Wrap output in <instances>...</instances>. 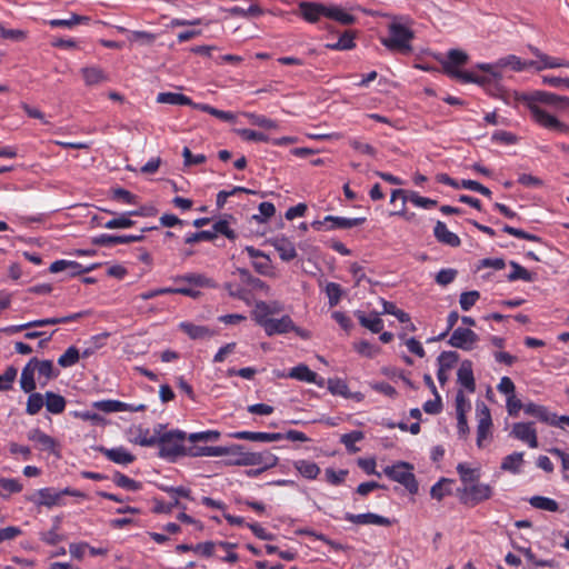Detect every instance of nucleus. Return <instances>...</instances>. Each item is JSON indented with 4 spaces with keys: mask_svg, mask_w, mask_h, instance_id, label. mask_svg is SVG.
<instances>
[{
    "mask_svg": "<svg viewBox=\"0 0 569 569\" xmlns=\"http://www.w3.org/2000/svg\"><path fill=\"white\" fill-rule=\"evenodd\" d=\"M469 56L460 49H450L447 59L441 61L443 72L450 78L457 79L462 83L483 82L487 78H478L472 71H462L459 68L467 64Z\"/></svg>",
    "mask_w": 569,
    "mask_h": 569,
    "instance_id": "nucleus-1",
    "label": "nucleus"
},
{
    "mask_svg": "<svg viewBox=\"0 0 569 569\" xmlns=\"http://www.w3.org/2000/svg\"><path fill=\"white\" fill-rule=\"evenodd\" d=\"M256 308V321L264 329L268 336L282 335L296 329V325L289 316H283L280 319L268 318L267 315L270 310L264 301L258 302Z\"/></svg>",
    "mask_w": 569,
    "mask_h": 569,
    "instance_id": "nucleus-2",
    "label": "nucleus"
},
{
    "mask_svg": "<svg viewBox=\"0 0 569 569\" xmlns=\"http://www.w3.org/2000/svg\"><path fill=\"white\" fill-rule=\"evenodd\" d=\"M186 438V432L180 430H170L158 437L159 457L176 461L178 457L188 456V448L183 446Z\"/></svg>",
    "mask_w": 569,
    "mask_h": 569,
    "instance_id": "nucleus-3",
    "label": "nucleus"
},
{
    "mask_svg": "<svg viewBox=\"0 0 569 569\" xmlns=\"http://www.w3.org/2000/svg\"><path fill=\"white\" fill-rule=\"evenodd\" d=\"M413 39V32L406 26L392 22L389 24V37L382 38L381 43L390 51L401 53L411 52L410 41Z\"/></svg>",
    "mask_w": 569,
    "mask_h": 569,
    "instance_id": "nucleus-4",
    "label": "nucleus"
},
{
    "mask_svg": "<svg viewBox=\"0 0 569 569\" xmlns=\"http://www.w3.org/2000/svg\"><path fill=\"white\" fill-rule=\"evenodd\" d=\"M63 496H72L84 498L86 495L79 490H74L71 488H64L62 490H56L54 488L48 487L39 489L31 496L27 497V500L34 503L36 506H44L47 508H52L54 506L63 505Z\"/></svg>",
    "mask_w": 569,
    "mask_h": 569,
    "instance_id": "nucleus-5",
    "label": "nucleus"
},
{
    "mask_svg": "<svg viewBox=\"0 0 569 569\" xmlns=\"http://www.w3.org/2000/svg\"><path fill=\"white\" fill-rule=\"evenodd\" d=\"M412 470L413 466L411 463L398 461L392 466H387L383 469V473L391 480L402 485L411 495H416L419 490V485Z\"/></svg>",
    "mask_w": 569,
    "mask_h": 569,
    "instance_id": "nucleus-6",
    "label": "nucleus"
},
{
    "mask_svg": "<svg viewBox=\"0 0 569 569\" xmlns=\"http://www.w3.org/2000/svg\"><path fill=\"white\" fill-rule=\"evenodd\" d=\"M495 489L488 483L479 481L469 485L468 487H460L457 489V496L460 502L468 507H476L477 505L492 498Z\"/></svg>",
    "mask_w": 569,
    "mask_h": 569,
    "instance_id": "nucleus-7",
    "label": "nucleus"
},
{
    "mask_svg": "<svg viewBox=\"0 0 569 569\" xmlns=\"http://www.w3.org/2000/svg\"><path fill=\"white\" fill-rule=\"evenodd\" d=\"M223 456H226V459L223 460V463L226 466H259V462L261 461L259 456H256L254 452L246 451V447L242 445H231L228 447H224Z\"/></svg>",
    "mask_w": 569,
    "mask_h": 569,
    "instance_id": "nucleus-8",
    "label": "nucleus"
},
{
    "mask_svg": "<svg viewBox=\"0 0 569 569\" xmlns=\"http://www.w3.org/2000/svg\"><path fill=\"white\" fill-rule=\"evenodd\" d=\"M88 313H89L88 311H81V312H76V313H72V315H69L66 317H53V318L33 320V321H30V322H27L23 325L10 326V327L0 329V332H6L8 335H12V333H17V332L27 330L29 328L68 323L71 321H76Z\"/></svg>",
    "mask_w": 569,
    "mask_h": 569,
    "instance_id": "nucleus-9",
    "label": "nucleus"
},
{
    "mask_svg": "<svg viewBox=\"0 0 569 569\" xmlns=\"http://www.w3.org/2000/svg\"><path fill=\"white\" fill-rule=\"evenodd\" d=\"M523 103L530 110V113L535 122L538 123L539 126L546 129L556 130L558 132H569V126L561 122L555 116L550 114L546 110L541 109L538 104L530 102Z\"/></svg>",
    "mask_w": 569,
    "mask_h": 569,
    "instance_id": "nucleus-10",
    "label": "nucleus"
},
{
    "mask_svg": "<svg viewBox=\"0 0 569 569\" xmlns=\"http://www.w3.org/2000/svg\"><path fill=\"white\" fill-rule=\"evenodd\" d=\"M518 100L520 102H530L536 104L542 103L561 109L569 107V98L540 90L531 93H523L518 98Z\"/></svg>",
    "mask_w": 569,
    "mask_h": 569,
    "instance_id": "nucleus-11",
    "label": "nucleus"
},
{
    "mask_svg": "<svg viewBox=\"0 0 569 569\" xmlns=\"http://www.w3.org/2000/svg\"><path fill=\"white\" fill-rule=\"evenodd\" d=\"M158 227H146L141 229L140 234H131V236H111V234H100L97 237H93L91 242L94 246L100 247H112L116 244H126L131 242H140L144 240V232L156 230Z\"/></svg>",
    "mask_w": 569,
    "mask_h": 569,
    "instance_id": "nucleus-12",
    "label": "nucleus"
},
{
    "mask_svg": "<svg viewBox=\"0 0 569 569\" xmlns=\"http://www.w3.org/2000/svg\"><path fill=\"white\" fill-rule=\"evenodd\" d=\"M478 340L479 337L475 331L469 328L459 327L452 331L448 343L455 348L470 351Z\"/></svg>",
    "mask_w": 569,
    "mask_h": 569,
    "instance_id": "nucleus-13",
    "label": "nucleus"
},
{
    "mask_svg": "<svg viewBox=\"0 0 569 569\" xmlns=\"http://www.w3.org/2000/svg\"><path fill=\"white\" fill-rule=\"evenodd\" d=\"M533 422H517L513 423L510 436L526 442L530 448H538L537 431L533 427Z\"/></svg>",
    "mask_w": 569,
    "mask_h": 569,
    "instance_id": "nucleus-14",
    "label": "nucleus"
},
{
    "mask_svg": "<svg viewBox=\"0 0 569 569\" xmlns=\"http://www.w3.org/2000/svg\"><path fill=\"white\" fill-rule=\"evenodd\" d=\"M31 363L36 368L41 388L46 387L51 379H56L60 375V371L54 368L52 360H40L33 357L31 358Z\"/></svg>",
    "mask_w": 569,
    "mask_h": 569,
    "instance_id": "nucleus-15",
    "label": "nucleus"
},
{
    "mask_svg": "<svg viewBox=\"0 0 569 569\" xmlns=\"http://www.w3.org/2000/svg\"><path fill=\"white\" fill-rule=\"evenodd\" d=\"M477 410L479 412V421L477 427V446L482 448L483 440H486L489 436L490 428L492 426V419L490 410L485 403L481 406L478 405Z\"/></svg>",
    "mask_w": 569,
    "mask_h": 569,
    "instance_id": "nucleus-16",
    "label": "nucleus"
},
{
    "mask_svg": "<svg viewBox=\"0 0 569 569\" xmlns=\"http://www.w3.org/2000/svg\"><path fill=\"white\" fill-rule=\"evenodd\" d=\"M93 407L103 412H119V411H144L146 405H131L119 400H101L93 403Z\"/></svg>",
    "mask_w": 569,
    "mask_h": 569,
    "instance_id": "nucleus-17",
    "label": "nucleus"
},
{
    "mask_svg": "<svg viewBox=\"0 0 569 569\" xmlns=\"http://www.w3.org/2000/svg\"><path fill=\"white\" fill-rule=\"evenodd\" d=\"M477 68L487 72L485 76L477 74L478 78H487L486 81L477 83L485 87L489 92H491V94L496 96L493 90H499L498 83L501 79V73L498 71L499 66H497V62L495 64L479 63Z\"/></svg>",
    "mask_w": 569,
    "mask_h": 569,
    "instance_id": "nucleus-18",
    "label": "nucleus"
},
{
    "mask_svg": "<svg viewBox=\"0 0 569 569\" xmlns=\"http://www.w3.org/2000/svg\"><path fill=\"white\" fill-rule=\"evenodd\" d=\"M300 16L310 23L319 21L320 17H327L329 7L319 2L302 1L298 6Z\"/></svg>",
    "mask_w": 569,
    "mask_h": 569,
    "instance_id": "nucleus-19",
    "label": "nucleus"
},
{
    "mask_svg": "<svg viewBox=\"0 0 569 569\" xmlns=\"http://www.w3.org/2000/svg\"><path fill=\"white\" fill-rule=\"evenodd\" d=\"M98 264H91L89 267H83L81 263L77 261H70V260H57L52 262L49 267V271L51 273H58L60 271L68 270L70 272V276L74 277L81 273L89 272L97 268Z\"/></svg>",
    "mask_w": 569,
    "mask_h": 569,
    "instance_id": "nucleus-20",
    "label": "nucleus"
},
{
    "mask_svg": "<svg viewBox=\"0 0 569 569\" xmlns=\"http://www.w3.org/2000/svg\"><path fill=\"white\" fill-rule=\"evenodd\" d=\"M96 450L101 452L110 461L118 465L126 466L132 463L136 460V457L123 447L108 449L106 447L100 446L97 447Z\"/></svg>",
    "mask_w": 569,
    "mask_h": 569,
    "instance_id": "nucleus-21",
    "label": "nucleus"
},
{
    "mask_svg": "<svg viewBox=\"0 0 569 569\" xmlns=\"http://www.w3.org/2000/svg\"><path fill=\"white\" fill-rule=\"evenodd\" d=\"M523 411L528 416L536 417L541 422L550 426H558L557 415L551 413L546 407L529 402L523 406Z\"/></svg>",
    "mask_w": 569,
    "mask_h": 569,
    "instance_id": "nucleus-22",
    "label": "nucleus"
},
{
    "mask_svg": "<svg viewBox=\"0 0 569 569\" xmlns=\"http://www.w3.org/2000/svg\"><path fill=\"white\" fill-rule=\"evenodd\" d=\"M234 439L259 441V442H273L282 440L281 432H253V431H237L230 435Z\"/></svg>",
    "mask_w": 569,
    "mask_h": 569,
    "instance_id": "nucleus-23",
    "label": "nucleus"
},
{
    "mask_svg": "<svg viewBox=\"0 0 569 569\" xmlns=\"http://www.w3.org/2000/svg\"><path fill=\"white\" fill-rule=\"evenodd\" d=\"M345 518H346V520H348L352 523H357V525H377V526H385V527H388L391 525L390 519L379 516V515H376V513H372V512L359 513V515H353V513L348 512V513H346Z\"/></svg>",
    "mask_w": 569,
    "mask_h": 569,
    "instance_id": "nucleus-24",
    "label": "nucleus"
},
{
    "mask_svg": "<svg viewBox=\"0 0 569 569\" xmlns=\"http://www.w3.org/2000/svg\"><path fill=\"white\" fill-rule=\"evenodd\" d=\"M271 244L274 247L282 261L288 262L297 257L295 244L286 237H276L271 240Z\"/></svg>",
    "mask_w": 569,
    "mask_h": 569,
    "instance_id": "nucleus-25",
    "label": "nucleus"
},
{
    "mask_svg": "<svg viewBox=\"0 0 569 569\" xmlns=\"http://www.w3.org/2000/svg\"><path fill=\"white\" fill-rule=\"evenodd\" d=\"M433 234L440 243L452 248H457L461 243L460 238L456 233L449 231L446 223L442 221H437L433 229Z\"/></svg>",
    "mask_w": 569,
    "mask_h": 569,
    "instance_id": "nucleus-26",
    "label": "nucleus"
},
{
    "mask_svg": "<svg viewBox=\"0 0 569 569\" xmlns=\"http://www.w3.org/2000/svg\"><path fill=\"white\" fill-rule=\"evenodd\" d=\"M325 221L329 222L326 227V230H335V229H350L353 227H358L365 223L366 218H342L335 216L325 217Z\"/></svg>",
    "mask_w": 569,
    "mask_h": 569,
    "instance_id": "nucleus-27",
    "label": "nucleus"
},
{
    "mask_svg": "<svg viewBox=\"0 0 569 569\" xmlns=\"http://www.w3.org/2000/svg\"><path fill=\"white\" fill-rule=\"evenodd\" d=\"M458 382L461 383L469 392H475L476 381L472 371V362L463 360L457 372Z\"/></svg>",
    "mask_w": 569,
    "mask_h": 569,
    "instance_id": "nucleus-28",
    "label": "nucleus"
},
{
    "mask_svg": "<svg viewBox=\"0 0 569 569\" xmlns=\"http://www.w3.org/2000/svg\"><path fill=\"white\" fill-rule=\"evenodd\" d=\"M176 282H186L198 288H216L217 283L203 273H187L174 278Z\"/></svg>",
    "mask_w": 569,
    "mask_h": 569,
    "instance_id": "nucleus-29",
    "label": "nucleus"
},
{
    "mask_svg": "<svg viewBox=\"0 0 569 569\" xmlns=\"http://www.w3.org/2000/svg\"><path fill=\"white\" fill-rule=\"evenodd\" d=\"M355 316L359 320V323L370 330L373 333H380L383 329V321L379 318L378 312H372V317L366 316V313L361 310L355 311Z\"/></svg>",
    "mask_w": 569,
    "mask_h": 569,
    "instance_id": "nucleus-30",
    "label": "nucleus"
},
{
    "mask_svg": "<svg viewBox=\"0 0 569 569\" xmlns=\"http://www.w3.org/2000/svg\"><path fill=\"white\" fill-rule=\"evenodd\" d=\"M28 439L37 442L42 450L53 451L57 446L56 440L39 428L31 429L28 432Z\"/></svg>",
    "mask_w": 569,
    "mask_h": 569,
    "instance_id": "nucleus-31",
    "label": "nucleus"
},
{
    "mask_svg": "<svg viewBox=\"0 0 569 569\" xmlns=\"http://www.w3.org/2000/svg\"><path fill=\"white\" fill-rule=\"evenodd\" d=\"M36 368L31 363V359L23 367L21 377H20V387L24 392H32L37 388V383L34 380Z\"/></svg>",
    "mask_w": 569,
    "mask_h": 569,
    "instance_id": "nucleus-32",
    "label": "nucleus"
},
{
    "mask_svg": "<svg viewBox=\"0 0 569 569\" xmlns=\"http://www.w3.org/2000/svg\"><path fill=\"white\" fill-rule=\"evenodd\" d=\"M457 472L462 482V487H468L473 482L480 480V469L479 468H470L467 463L460 462L457 466Z\"/></svg>",
    "mask_w": 569,
    "mask_h": 569,
    "instance_id": "nucleus-33",
    "label": "nucleus"
},
{
    "mask_svg": "<svg viewBox=\"0 0 569 569\" xmlns=\"http://www.w3.org/2000/svg\"><path fill=\"white\" fill-rule=\"evenodd\" d=\"M44 399L46 408L50 413L59 415L64 411L67 401L61 395L47 391Z\"/></svg>",
    "mask_w": 569,
    "mask_h": 569,
    "instance_id": "nucleus-34",
    "label": "nucleus"
},
{
    "mask_svg": "<svg viewBox=\"0 0 569 569\" xmlns=\"http://www.w3.org/2000/svg\"><path fill=\"white\" fill-rule=\"evenodd\" d=\"M157 102L158 103H168V104H173V106H192L193 104V101L182 94V93H178V92H160L158 96H157Z\"/></svg>",
    "mask_w": 569,
    "mask_h": 569,
    "instance_id": "nucleus-35",
    "label": "nucleus"
},
{
    "mask_svg": "<svg viewBox=\"0 0 569 569\" xmlns=\"http://www.w3.org/2000/svg\"><path fill=\"white\" fill-rule=\"evenodd\" d=\"M227 452L224 447H209V446H192L188 448V456L190 457H221Z\"/></svg>",
    "mask_w": 569,
    "mask_h": 569,
    "instance_id": "nucleus-36",
    "label": "nucleus"
},
{
    "mask_svg": "<svg viewBox=\"0 0 569 569\" xmlns=\"http://www.w3.org/2000/svg\"><path fill=\"white\" fill-rule=\"evenodd\" d=\"M523 463V452H513L506 456L501 462V470L509 471L511 473H519Z\"/></svg>",
    "mask_w": 569,
    "mask_h": 569,
    "instance_id": "nucleus-37",
    "label": "nucleus"
},
{
    "mask_svg": "<svg viewBox=\"0 0 569 569\" xmlns=\"http://www.w3.org/2000/svg\"><path fill=\"white\" fill-rule=\"evenodd\" d=\"M179 327L186 335H188L191 339L194 340L203 339L212 335L210 329L206 326H198L191 322H181Z\"/></svg>",
    "mask_w": 569,
    "mask_h": 569,
    "instance_id": "nucleus-38",
    "label": "nucleus"
},
{
    "mask_svg": "<svg viewBox=\"0 0 569 569\" xmlns=\"http://www.w3.org/2000/svg\"><path fill=\"white\" fill-rule=\"evenodd\" d=\"M134 439L133 443L139 445L141 447H153L157 445L158 436H152L148 428L139 426L134 429Z\"/></svg>",
    "mask_w": 569,
    "mask_h": 569,
    "instance_id": "nucleus-39",
    "label": "nucleus"
},
{
    "mask_svg": "<svg viewBox=\"0 0 569 569\" xmlns=\"http://www.w3.org/2000/svg\"><path fill=\"white\" fill-rule=\"evenodd\" d=\"M510 267L512 268V271L507 276V279L510 282L519 279L526 282H532L536 279L535 273L528 271L516 261H510Z\"/></svg>",
    "mask_w": 569,
    "mask_h": 569,
    "instance_id": "nucleus-40",
    "label": "nucleus"
},
{
    "mask_svg": "<svg viewBox=\"0 0 569 569\" xmlns=\"http://www.w3.org/2000/svg\"><path fill=\"white\" fill-rule=\"evenodd\" d=\"M453 480L448 478H441L438 482H436L430 490L431 498L441 501L446 496L451 495V483Z\"/></svg>",
    "mask_w": 569,
    "mask_h": 569,
    "instance_id": "nucleus-41",
    "label": "nucleus"
},
{
    "mask_svg": "<svg viewBox=\"0 0 569 569\" xmlns=\"http://www.w3.org/2000/svg\"><path fill=\"white\" fill-rule=\"evenodd\" d=\"M236 272L239 274L242 282L249 284L254 290H268V284L261 279L253 277L248 269L237 268Z\"/></svg>",
    "mask_w": 569,
    "mask_h": 569,
    "instance_id": "nucleus-42",
    "label": "nucleus"
},
{
    "mask_svg": "<svg viewBox=\"0 0 569 569\" xmlns=\"http://www.w3.org/2000/svg\"><path fill=\"white\" fill-rule=\"evenodd\" d=\"M227 12L232 17L251 18L262 16L264 11L257 2H254L250 4L248 9L236 6L227 9Z\"/></svg>",
    "mask_w": 569,
    "mask_h": 569,
    "instance_id": "nucleus-43",
    "label": "nucleus"
},
{
    "mask_svg": "<svg viewBox=\"0 0 569 569\" xmlns=\"http://www.w3.org/2000/svg\"><path fill=\"white\" fill-rule=\"evenodd\" d=\"M295 468L299 473L307 479H316L320 473V468L317 463L309 460H298L295 462Z\"/></svg>",
    "mask_w": 569,
    "mask_h": 569,
    "instance_id": "nucleus-44",
    "label": "nucleus"
},
{
    "mask_svg": "<svg viewBox=\"0 0 569 569\" xmlns=\"http://www.w3.org/2000/svg\"><path fill=\"white\" fill-rule=\"evenodd\" d=\"M288 377L299 381L310 382L316 381L317 373L310 370L308 366L301 363L291 368Z\"/></svg>",
    "mask_w": 569,
    "mask_h": 569,
    "instance_id": "nucleus-45",
    "label": "nucleus"
},
{
    "mask_svg": "<svg viewBox=\"0 0 569 569\" xmlns=\"http://www.w3.org/2000/svg\"><path fill=\"white\" fill-rule=\"evenodd\" d=\"M327 18L336 20L345 26L353 24L357 21V18L355 16L345 12L341 8L335 6L329 7Z\"/></svg>",
    "mask_w": 569,
    "mask_h": 569,
    "instance_id": "nucleus-46",
    "label": "nucleus"
},
{
    "mask_svg": "<svg viewBox=\"0 0 569 569\" xmlns=\"http://www.w3.org/2000/svg\"><path fill=\"white\" fill-rule=\"evenodd\" d=\"M327 387L328 390L335 396L338 395L347 399L351 397V392L349 391L348 385L346 383L345 380L340 378L328 379Z\"/></svg>",
    "mask_w": 569,
    "mask_h": 569,
    "instance_id": "nucleus-47",
    "label": "nucleus"
},
{
    "mask_svg": "<svg viewBox=\"0 0 569 569\" xmlns=\"http://www.w3.org/2000/svg\"><path fill=\"white\" fill-rule=\"evenodd\" d=\"M529 502L533 508L541 510L556 512L559 509V505L556 500L542 496H533L530 498Z\"/></svg>",
    "mask_w": 569,
    "mask_h": 569,
    "instance_id": "nucleus-48",
    "label": "nucleus"
},
{
    "mask_svg": "<svg viewBox=\"0 0 569 569\" xmlns=\"http://www.w3.org/2000/svg\"><path fill=\"white\" fill-rule=\"evenodd\" d=\"M129 212L118 214L113 219L108 220L103 223V228L107 229H127L134 224V221L130 219Z\"/></svg>",
    "mask_w": 569,
    "mask_h": 569,
    "instance_id": "nucleus-49",
    "label": "nucleus"
},
{
    "mask_svg": "<svg viewBox=\"0 0 569 569\" xmlns=\"http://www.w3.org/2000/svg\"><path fill=\"white\" fill-rule=\"evenodd\" d=\"M90 18L72 13L70 19H53L49 24L53 28H72L81 22H89Z\"/></svg>",
    "mask_w": 569,
    "mask_h": 569,
    "instance_id": "nucleus-50",
    "label": "nucleus"
},
{
    "mask_svg": "<svg viewBox=\"0 0 569 569\" xmlns=\"http://www.w3.org/2000/svg\"><path fill=\"white\" fill-rule=\"evenodd\" d=\"M113 482L123 489L130 490V491H138L141 489L142 485L139 481H136L128 476L117 471L113 475Z\"/></svg>",
    "mask_w": 569,
    "mask_h": 569,
    "instance_id": "nucleus-51",
    "label": "nucleus"
},
{
    "mask_svg": "<svg viewBox=\"0 0 569 569\" xmlns=\"http://www.w3.org/2000/svg\"><path fill=\"white\" fill-rule=\"evenodd\" d=\"M26 411L30 416L37 415L43 407L44 396L39 392H29Z\"/></svg>",
    "mask_w": 569,
    "mask_h": 569,
    "instance_id": "nucleus-52",
    "label": "nucleus"
},
{
    "mask_svg": "<svg viewBox=\"0 0 569 569\" xmlns=\"http://www.w3.org/2000/svg\"><path fill=\"white\" fill-rule=\"evenodd\" d=\"M82 76L88 86L97 84L107 79L103 71L97 67L83 68Z\"/></svg>",
    "mask_w": 569,
    "mask_h": 569,
    "instance_id": "nucleus-53",
    "label": "nucleus"
},
{
    "mask_svg": "<svg viewBox=\"0 0 569 569\" xmlns=\"http://www.w3.org/2000/svg\"><path fill=\"white\" fill-rule=\"evenodd\" d=\"M497 66H499V69L509 67L513 71H522L526 69V62L515 54L500 58L497 61Z\"/></svg>",
    "mask_w": 569,
    "mask_h": 569,
    "instance_id": "nucleus-54",
    "label": "nucleus"
},
{
    "mask_svg": "<svg viewBox=\"0 0 569 569\" xmlns=\"http://www.w3.org/2000/svg\"><path fill=\"white\" fill-rule=\"evenodd\" d=\"M80 355L79 350L71 346L69 347L63 355H61L58 359V365L62 368L72 367L79 361Z\"/></svg>",
    "mask_w": 569,
    "mask_h": 569,
    "instance_id": "nucleus-55",
    "label": "nucleus"
},
{
    "mask_svg": "<svg viewBox=\"0 0 569 569\" xmlns=\"http://www.w3.org/2000/svg\"><path fill=\"white\" fill-rule=\"evenodd\" d=\"M243 116L247 117L249 119L250 123L253 126H258V127H261L264 129H277L278 128V123L276 121H273L264 116L257 114V113H250V112H244Z\"/></svg>",
    "mask_w": 569,
    "mask_h": 569,
    "instance_id": "nucleus-56",
    "label": "nucleus"
},
{
    "mask_svg": "<svg viewBox=\"0 0 569 569\" xmlns=\"http://www.w3.org/2000/svg\"><path fill=\"white\" fill-rule=\"evenodd\" d=\"M212 232L214 233V239L219 233L229 240H236L237 238L236 231L229 227V222L224 219H220L213 223Z\"/></svg>",
    "mask_w": 569,
    "mask_h": 569,
    "instance_id": "nucleus-57",
    "label": "nucleus"
},
{
    "mask_svg": "<svg viewBox=\"0 0 569 569\" xmlns=\"http://www.w3.org/2000/svg\"><path fill=\"white\" fill-rule=\"evenodd\" d=\"M60 519L56 518L54 525L51 530L40 533V539L47 545L54 546L63 540V537L58 533Z\"/></svg>",
    "mask_w": 569,
    "mask_h": 569,
    "instance_id": "nucleus-58",
    "label": "nucleus"
},
{
    "mask_svg": "<svg viewBox=\"0 0 569 569\" xmlns=\"http://www.w3.org/2000/svg\"><path fill=\"white\" fill-rule=\"evenodd\" d=\"M220 438V432L217 430H207L201 432H193L188 436V440L192 443L196 442H213Z\"/></svg>",
    "mask_w": 569,
    "mask_h": 569,
    "instance_id": "nucleus-59",
    "label": "nucleus"
},
{
    "mask_svg": "<svg viewBox=\"0 0 569 569\" xmlns=\"http://www.w3.org/2000/svg\"><path fill=\"white\" fill-rule=\"evenodd\" d=\"M362 439L363 433L361 431H352L341 436V442L346 446L349 452H357L359 448L356 447L355 443Z\"/></svg>",
    "mask_w": 569,
    "mask_h": 569,
    "instance_id": "nucleus-60",
    "label": "nucleus"
},
{
    "mask_svg": "<svg viewBox=\"0 0 569 569\" xmlns=\"http://www.w3.org/2000/svg\"><path fill=\"white\" fill-rule=\"evenodd\" d=\"M18 375L17 368L10 366L6 369V371L0 375V391H6L12 388V383L16 380Z\"/></svg>",
    "mask_w": 569,
    "mask_h": 569,
    "instance_id": "nucleus-61",
    "label": "nucleus"
},
{
    "mask_svg": "<svg viewBox=\"0 0 569 569\" xmlns=\"http://www.w3.org/2000/svg\"><path fill=\"white\" fill-rule=\"evenodd\" d=\"M276 213V207L271 202H261L259 204V214H253L252 219L258 222H266L269 218L274 216Z\"/></svg>",
    "mask_w": 569,
    "mask_h": 569,
    "instance_id": "nucleus-62",
    "label": "nucleus"
},
{
    "mask_svg": "<svg viewBox=\"0 0 569 569\" xmlns=\"http://www.w3.org/2000/svg\"><path fill=\"white\" fill-rule=\"evenodd\" d=\"M326 293L329 299V306L336 307L340 302V299L342 296V289H341L340 284H338L336 282H329L326 286Z\"/></svg>",
    "mask_w": 569,
    "mask_h": 569,
    "instance_id": "nucleus-63",
    "label": "nucleus"
},
{
    "mask_svg": "<svg viewBox=\"0 0 569 569\" xmlns=\"http://www.w3.org/2000/svg\"><path fill=\"white\" fill-rule=\"evenodd\" d=\"M437 361L440 367L449 370L459 361V355L456 351H442Z\"/></svg>",
    "mask_w": 569,
    "mask_h": 569,
    "instance_id": "nucleus-64",
    "label": "nucleus"
}]
</instances>
